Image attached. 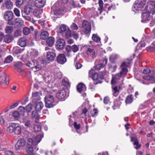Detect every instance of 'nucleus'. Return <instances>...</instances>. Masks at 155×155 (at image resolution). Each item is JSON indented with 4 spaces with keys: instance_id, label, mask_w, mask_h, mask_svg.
Returning <instances> with one entry per match:
<instances>
[{
    "instance_id": "1",
    "label": "nucleus",
    "mask_w": 155,
    "mask_h": 155,
    "mask_svg": "<svg viewBox=\"0 0 155 155\" xmlns=\"http://www.w3.org/2000/svg\"><path fill=\"white\" fill-rule=\"evenodd\" d=\"M68 2V0H58L51 8L52 13L57 17L61 16L66 12Z\"/></svg>"
},
{
    "instance_id": "2",
    "label": "nucleus",
    "mask_w": 155,
    "mask_h": 155,
    "mask_svg": "<svg viewBox=\"0 0 155 155\" xmlns=\"http://www.w3.org/2000/svg\"><path fill=\"white\" fill-rule=\"evenodd\" d=\"M43 137V135L40 134L35 137L31 136V137L28 138L27 140L28 151L32 153L34 150L35 149V146L40 142Z\"/></svg>"
},
{
    "instance_id": "3",
    "label": "nucleus",
    "mask_w": 155,
    "mask_h": 155,
    "mask_svg": "<svg viewBox=\"0 0 155 155\" xmlns=\"http://www.w3.org/2000/svg\"><path fill=\"white\" fill-rule=\"evenodd\" d=\"M128 66L127 64L125 62H123L120 65L121 69L120 73H117L113 75L111 83L114 84L118 83L120 78L121 77H125L127 74L128 72L127 67Z\"/></svg>"
},
{
    "instance_id": "4",
    "label": "nucleus",
    "mask_w": 155,
    "mask_h": 155,
    "mask_svg": "<svg viewBox=\"0 0 155 155\" xmlns=\"http://www.w3.org/2000/svg\"><path fill=\"white\" fill-rule=\"evenodd\" d=\"M91 30L90 23L87 21L84 20L82 24V33L87 36L88 37L90 35Z\"/></svg>"
},
{
    "instance_id": "5",
    "label": "nucleus",
    "mask_w": 155,
    "mask_h": 155,
    "mask_svg": "<svg viewBox=\"0 0 155 155\" xmlns=\"http://www.w3.org/2000/svg\"><path fill=\"white\" fill-rule=\"evenodd\" d=\"M147 0H136L132 8V10L136 12L140 11L143 8Z\"/></svg>"
},
{
    "instance_id": "6",
    "label": "nucleus",
    "mask_w": 155,
    "mask_h": 155,
    "mask_svg": "<svg viewBox=\"0 0 155 155\" xmlns=\"http://www.w3.org/2000/svg\"><path fill=\"white\" fill-rule=\"evenodd\" d=\"M45 106L47 108H51L56 105L54 97L51 95H46L45 98Z\"/></svg>"
},
{
    "instance_id": "7",
    "label": "nucleus",
    "mask_w": 155,
    "mask_h": 155,
    "mask_svg": "<svg viewBox=\"0 0 155 155\" xmlns=\"http://www.w3.org/2000/svg\"><path fill=\"white\" fill-rule=\"evenodd\" d=\"M155 1H150L147 3L146 8L147 12L151 13L152 15L155 14Z\"/></svg>"
},
{
    "instance_id": "8",
    "label": "nucleus",
    "mask_w": 155,
    "mask_h": 155,
    "mask_svg": "<svg viewBox=\"0 0 155 155\" xmlns=\"http://www.w3.org/2000/svg\"><path fill=\"white\" fill-rule=\"evenodd\" d=\"M150 14L151 13L147 12L143 13L141 16L142 22H147L152 20L153 18V17Z\"/></svg>"
},
{
    "instance_id": "9",
    "label": "nucleus",
    "mask_w": 155,
    "mask_h": 155,
    "mask_svg": "<svg viewBox=\"0 0 155 155\" xmlns=\"http://www.w3.org/2000/svg\"><path fill=\"white\" fill-rule=\"evenodd\" d=\"M67 92L64 89L59 91L56 94V97L61 101H64L66 98Z\"/></svg>"
},
{
    "instance_id": "10",
    "label": "nucleus",
    "mask_w": 155,
    "mask_h": 155,
    "mask_svg": "<svg viewBox=\"0 0 155 155\" xmlns=\"http://www.w3.org/2000/svg\"><path fill=\"white\" fill-rule=\"evenodd\" d=\"M84 47H86L87 48L86 53L89 56L92 57L93 58L96 57L97 54L94 49L91 48L90 46L89 45L85 46Z\"/></svg>"
},
{
    "instance_id": "11",
    "label": "nucleus",
    "mask_w": 155,
    "mask_h": 155,
    "mask_svg": "<svg viewBox=\"0 0 155 155\" xmlns=\"http://www.w3.org/2000/svg\"><path fill=\"white\" fill-rule=\"evenodd\" d=\"M26 144V141L24 139L22 138H19L16 144L15 145V147L17 150H19L22 149Z\"/></svg>"
},
{
    "instance_id": "12",
    "label": "nucleus",
    "mask_w": 155,
    "mask_h": 155,
    "mask_svg": "<svg viewBox=\"0 0 155 155\" xmlns=\"http://www.w3.org/2000/svg\"><path fill=\"white\" fill-rule=\"evenodd\" d=\"M65 46L64 40L62 39H58L56 41V48L58 49L61 50L64 49Z\"/></svg>"
},
{
    "instance_id": "13",
    "label": "nucleus",
    "mask_w": 155,
    "mask_h": 155,
    "mask_svg": "<svg viewBox=\"0 0 155 155\" xmlns=\"http://www.w3.org/2000/svg\"><path fill=\"white\" fill-rule=\"evenodd\" d=\"M23 21L21 18H15L10 24L13 25L15 28L19 27L23 25Z\"/></svg>"
},
{
    "instance_id": "14",
    "label": "nucleus",
    "mask_w": 155,
    "mask_h": 155,
    "mask_svg": "<svg viewBox=\"0 0 155 155\" xmlns=\"http://www.w3.org/2000/svg\"><path fill=\"white\" fill-rule=\"evenodd\" d=\"M9 79L7 78V75L5 72L0 74V81L1 84H7L8 83Z\"/></svg>"
},
{
    "instance_id": "15",
    "label": "nucleus",
    "mask_w": 155,
    "mask_h": 155,
    "mask_svg": "<svg viewBox=\"0 0 155 155\" xmlns=\"http://www.w3.org/2000/svg\"><path fill=\"white\" fill-rule=\"evenodd\" d=\"M34 9V6L30 4H28L25 7L24 12L26 15H29L31 13Z\"/></svg>"
},
{
    "instance_id": "16",
    "label": "nucleus",
    "mask_w": 155,
    "mask_h": 155,
    "mask_svg": "<svg viewBox=\"0 0 155 155\" xmlns=\"http://www.w3.org/2000/svg\"><path fill=\"white\" fill-rule=\"evenodd\" d=\"M89 77H91L94 81H97L99 79V74L95 73L93 69H91L89 72Z\"/></svg>"
},
{
    "instance_id": "17",
    "label": "nucleus",
    "mask_w": 155,
    "mask_h": 155,
    "mask_svg": "<svg viewBox=\"0 0 155 155\" xmlns=\"http://www.w3.org/2000/svg\"><path fill=\"white\" fill-rule=\"evenodd\" d=\"M55 56L56 54L54 51L51 50L47 52V58L49 60H54Z\"/></svg>"
},
{
    "instance_id": "18",
    "label": "nucleus",
    "mask_w": 155,
    "mask_h": 155,
    "mask_svg": "<svg viewBox=\"0 0 155 155\" xmlns=\"http://www.w3.org/2000/svg\"><path fill=\"white\" fill-rule=\"evenodd\" d=\"M4 16L6 21H9L13 18L14 14L12 11H8L5 13Z\"/></svg>"
},
{
    "instance_id": "19",
    "label": "nucleus",
    "mask_w": 155,
    "mask_h": 155,
    "mask_svg": "<svg viewBox=\"0 0 155 155\" xmlns=\"http://www.w3.org/2000/svg\"><path fill=\"white\" fill-rule=\"evenodd\" d=\"M27 41L28 39L26 37H22L19 39L18 44L20 46L24 47L26 46Z\"/></svg>"
},
{
    "instance_id": "20",
    "label": "nucleus",
    "mask_w": 155,
    "mask_h": 155,
    "mask_svg": "<svg viewBox=\"0 0 155 155\" xmlns=\"http://www.w3.org/2000/svg\"><path fill=\"white\" fill-rule=\"evenodd\" d=\"M57 62L61 64H64L67 61L64 54H60L57 57Z\"/></svg>"
},
{
    "instance_id": "21",
    "label": "nucleus",
    "mask_w": 155,
    "mask_h": 155,
    "mask_svg": "<svg viewBox=\"0 0 155 155\" xmlns=\"http://www.w3.org/2000/svg\"><path fill=\"white\" fill-rule=\"evenodd\" d=\"M46 0H35V6L38 8L43 7L45 5Z\"/></svg>"
},
{
    "instance_id": "22",
    "label": "nucleus",
    "mask_w": 155,
    "mask_h": 155,
    "mask_svg": "<svg viewBox=\"0 0 155 155\" xmlns=\"http://www.w3.org/2000/svg\"><path fill=\"white\" fill-rule=\"evenodd\" d=\"M102 62L97 64L95 66V68L96 70H100L101 68H103L107 64V59H103Z\"/></svg>"
},
{
    "instance_id": "23",
    "label": "nucleus",
    "mask_w": 155,
    "mask_h": 155,
    "mask_svg": "<svg viewBox=\"0 0 155 155\" xmlns=\"http://www.w3.org/2000/svg\"><path fill=\"white\" fill-rule=\"evenodd\" d=\"M142 78L146 81H152L154 79V73H152L143 75Z\"/></svg>"
},
{
    "instance_id": "24",
    "label": "nucleus",
    "mask_w": 155,
    "mask_h": 155,
    "mask_svg": "<svg viewBox=\"0 0 155 155\" xmlns=\"http://www.w3.org/2000/svg\"><path fill=\"white\" fill-rule=\"evenodd\" d=\"M78 91L79 93H81L86 90V87L84 84L79 83L77 87Z\"/></svg>"
},
{
    "instance_id": "25",
    "label": "nucleus",
    "mask_w": 155,
    "mask_h": 155,
    "mask_svg": "<svg viewBox=\"0 0 155 155\" xmlns=\"http://www.w3.org/2000/svg\"><path fill=\"white\" fill-rule=\"evenodd\" d=\"M72 36L76 40H77L79 38V35L76 32L70 31L68 28V37H71Z\"/></svg>"
},
{
    "instance_id": "26",
    "label": "nucleus",
    "mask_w": 155,
    "mask_h": 155,
    "mask_svg": "<svg viewBox=\"0 0 155 155\" xmlns=\"http://www.w3.org/2000/svg\"><path fill=\"white\" fill-rule=\"evenodd\" d=\"M13 37L9 35H4V42L6 43H9L13 40Z\"/></svg>"
},
{
    "instance_id": "27",
    "label": "nucleus",
    "mask_w": 155,
    "mask_h": 155,
    "mask_svg": "<svg viewBox=\"0 0 155 155\" xmlns=\"http://www.w3.org/2000/svg\"><path fill=\"white\" fill-rule=\"evenodd\" d=\"M32 62L33 63L34 65L32 69L34 70L35 71H38L41 69V65L37 64V62L36 61L32 60Z\"/></svg>"
},
{
    "instance_id": "28",
    "label": "nucleus",
    "mask_w": 155,
    "mask_h": 155,
    "mask_svg": "<svg viewBox=\"0 0 155 155\" xmlns=\"http://www.w3.org/2000/svg\"><path fill=\"white\" fill-rule=\"evenodd\" d=\"M66 30V27L64 24L61 25L58 29V33L63 34L65 32Z\"/></svg>"
},
{
    "instance_id": "29",
    "label": "nucleus",
    "mask_w": 155,
    "mask_h": 155,
    "mask_svg": "<svg viewBox=\"0 0 155 155\" xmlns=\"http://www.w3.org/2000/svg\"><path fill=\"white\" fill-rule=\"evenodd\" d=\"M55 39L53 37H50L46 40V43L50 47L52 46L54 44Z\"/></svg>"
},
{
    "instance_id": "30",
    "label": "nucleus",
    "mask_w": 155,
    "mask_h": 155,
    "mask_svg": "<svg viewBox=\"0 0 155 155\" xmlns=\"http://www.w3.org/2000/svg\"><path fill=\"white\" fill-rule=\"evenodd\" d=\"M98 4L99 7L98 8V10L99 11L100 14H101L102 12L104 10V8L103 7V2L102 0H98Z\"/></svg>"
},
{
    "instance_id": "31",
    "label": "nucleus",
    "mask_w": 155,
    "mask_h": 155,
    "mask_svg": "<svg viewBox=\"0 0 155 155\" xmlns=\"http://www.w3.org/2000/svg\"><path fill=\"white\" fill-rule=\"evenodd\" d=\"M43 107V104L42 102H39L37 103L35 106V109L37 111H40Z\"/></svg>"
},
{
    "instance_id": "32",
    "label": "nucleus",
    "mask_w": 155,
    "mask_h": 155,
    "mask_svg": "<svg viewBox=\"0 0 155 155\" xmlns=\"http://www.w3.org/2000/svg\"><path fill=\"white\" fill-rule=\"evenodd\" d=\"M40 95L41 94L38 92H33L32 93L33 99L36 101L40 100L41 99Z\"/></svg>"
},
{
    "instance_id": "33",
    "label": "nucleus",
    "mask_w": 155,
    "mask_h": 155,
    "mask_svg": "<svg viewBox=\"0 0 155 155\" xmlns=\"http://www.w3.org/2000/svg\"><path fill=\"white\" fill-rule=\"evenodd\" d=\"M21 131V127L19 125L15 124V127H14V132L15 134L19 135L20 134Z\"/></svg>"
},
{
    "instance_id": "34",
    "label": "nucleus",
    "mask_w": 155,
    "mask_h": 155,
    "mask_svg": "<svg viewBox=\"0 0 155 155\" xmlns=\"http://www.w3.org/2000/svg\"><path fill=\"white\" fill-rule=\"evenodd\" d=\"M33 30L34 28L32 27H30V29L28 27H25L23 29V33L25 35H28L30 33L31 30L33 31Z\"/></svg>"
},
{
    "instance_id": "35",
    "label": "nucleus",
    "mask_w": 155,
    "mask_h": 155,
    "mask_svg": "<svg viewBox=\"0 0 155 155\" xmlns=\"http://www.w3.org/2000/svg\"><path fill=\"white\" fill-rule=\"evenodd\" d=\"M49 36L48 32L47 31H44L41 34L40 38L43 40H45Z\"/></svg>"
},
{
    "instance_id": "36",
    "label": "nucleus",
    "mask_w": 155,
    "mask_h": 155,
    "mask_svg": "<svg viewBox=\"0 0 155 155\" xmlns=\"http://www.w3.org/2000/svg\"><path fill=\"white\" fill-rule=\"evenodd\" d=\"M53 75L54 80L60 79L62 76V74L61 72L59 71L54 72L53 74Z\"/></svg>"
},
{
    "instance_id": "37",
    "label": "nucleus",
    "mask_w": 155,
    "mask_h": 155,
    "mask_svg": "<svg viewBox=\"0 0 155 155\" xmlns=\"http://www.w3.org/2000/svg\"><path fill=\"white\" fill-rule=\"evenodd\" d=\"M91 38L93 41L97 43H99L100 42L101 38L97 34H93Z\"/></svg>"
},
{
    "instance_id": "38",
    "label": "nucleus",
    "mask_w": 155,
    "mask_h": 155,
    "mask_svg": "<svg viewBox=\"0 0 155 155\" xmlns=\"http://www.w3.org/2000/svg\"><path fill=\"white\" fill-rule=\"evenodd\" d=\"M121 104V102L117 100V99L115 100L114 101V105L112 107L114 110H115L118 108Z\"/></svg>"
},
{
    "instance_id": "39",
    "label": "nucleus",
    "mask_w": 155,
    "mask_h": 155,
    "mask_svg": "<svg viewBox=\"0 0 155 155\" xmlns=\"http://www.w3.org/2000/svg\"><path fill=\"white\" fill-rule=\"evenodd\" d=\"M5 6L7 9H11L13 7V4L10 0H7L5 2Z\"/></svg>"
},
{
    "instance_id": "40",
    "label": "nucleus",
    "mask_w": 155,
    "mask_h": 155,
    "mask_svg": "<svg viewBox=\"0 0 155 155\" xmlns=\"http://www.w3.org/2000/svg\"><path fill=\"white\" fill-rule=\"evenodd\" d=\"M133 97L132 95H128L125 100V102L126 104H129L131 103L133 101Z\"/></svg>"
},
{
    "instance_id": "41",
    "label": "nucleus",
    "mask_w": 155,
    "mask_h": 155,
    "mask_svg": "<svg viewBox=\"0 0 155 155\" xmlns=\"http://www.w3.org/2000/svg\"><path fill=\"white\" fill-rule=\"evenodd\" d=\"M34 107V106H33V104L31 103H30L27 105L25 107L26 111L28 113L30 112Z\"/></svg>"
},
{
    "instance_id": "42",
    "label": "nucleus",
    "mask_w": 155,
    "mask_h": 155,
    "mask_svg": "<svg viewBox=\"0 0 155 155\" xmlns=\"http://www.w3.org/2000/svg\"><path fill=\"white\" fill-rule=\"evenodd\" d=\"M69 49H71L74 52H77L78 50V48L76 45H73L72 47L68 45V51Z\"/></svg>"
},
{
    "instance_id": "43",
    "label": "nucleus",
    "mask_w": 155,
    "mask_h": 155,
    "mask_svg": "<svg viewBox=\"0 0 155 155\" xmlns=\"http://www.w3.org/2000/svg\"><path fill=\"white\" fill-rule=\"evenodd\" d=\"M14 127H15V123H13L8 127L7 131L10 133L14 132Z\"/></svg>"
},
{
    "instance_id": "44",
    "label": "nucleus",
    "mask_w": 155,
    "mask_h": 155,
    "mask_svg": "<svg viewBox=\"0 0 155 155\" xmlns=\"http://www.w3.org/2000/svg\"><path fill=\"white\" fill-rule=\"evenodd\" d=\"M13 30V27L11 26H7L5 29L6 33L8 34L11 33L12 32Z\"/></svg>"
},
{
    "instance_id": "45",
    "label": "nucleus",
    "mask_w": 155,
    "mask_h": 155,
    "mask_svg": "<svg viewBox=\"0 0 155 155\" xmlns=\"http://www.w3.org/2000/svg\"><path fill=\"white\" fill-rule=\"evenodd\" d=\"M13 60L12 57L11 55H9L5 58L4 62L5 63H10Z\"/></svg>"
},
{
    "instance_id": "46",
    "label": "nucleus",
    "mask_w": 155,
    "mask_h": 155,
    "mask_svg": "<svg viewBox=\"0 0 155 155\" xmlns=\"http://www.w3.org/2000/svg\"><path fill=\"white\" fill-rule=\"evenodd\" d=\"M62 85L67 89V88L68 87V79L67 78H66L63 79L62 81Z\"/></svg>"
},
{
    "instance_id": "47",
    "label": "nucleus",
    "mask_w": 155,
    "mask_h": 155,
    "mask_svg": "<svg viewBox=\"0 0 155 155\" xmlns=\"http://www.w3.org/2000/svg\"><path fill=\"white\" fill-rule=\"evenodd\" d=\"M113 94L114 96L116 97L118 94L119 91L118 90V88L117 87H114L113 90Z\"/></svg>"
},
{
    "instance_id": "48",
    "label": "nucleus",
    "mask_w": 155,
    "mask_h": 155,
    "mask_svg": "<svg viewBox=\"0 0 155 155\" xmlns=\"http://www.w3.org/2000/svg\"><path fill=\"white\" fill-rule=\"evenodd\" d=\"M13 116L15 119L16 120H18L20 116V114L17 111H15L13 113Z\"/></svg>"
},
{
    "instance_id": "49",
    "label": "nucleus",
    "mask_w": 155,
    "mask_h": 155,
    "mask_svg": "<svg viewBox=\"0 0 155 155\" xmlns=\"http://www.w3.org/2000/svg\"><path fill=\"white\" fill-rule=\"evenodd\" d=\"M33 10V15L37 17H38L41 14V13L42 12V10L41 11V12H40V11L38 10L34 9Z\"/></svg>"
},
{
    "instance_id": "50",
    "label": "nucleus",
    "mask_w": 155,
    "mask_h": 155,
    "mask_svg": "<svg viewBox=\"0 0 155 155\" xmlns=\"http://www.w3.org/2000/svg\"><path fill=\"white\" fill-rule=\"evenodd\" d=\"M97 110L95 108L93 109L90 111V113L92 117H94L97 115Z\"/></svg>"
},
{
    "instance_id": "51",
    "label": "nucleus",
    "mask_w": 155,
    "mask_h": 155,
    "mask_svg": "<svg viewBox=\"0 0 155 155\" xmlns=\"http://www.w3.org/2000/svg\"><path fill=\"white\" fill-rule=\"evenodd\" d=\"M21 31L19 30H16L14 33V36L15 37H18L21 36Z\"/></svg>"
},
{
    "instance_id": "52",
    "label": "nucleus",
    "mask_w": 155,
    "mask_h": 155,
    "mask_svg": "<svg viewBox=\"0 0 155 155\" xmlns=\"http://www.w3.org/2000/svg\"><path fill=\"white\" fill-rule=\"evenodd\" d=\"M18 110L21 114H24L26 110L25 107L20 106L18 108Z\"/></svg>"
},
{
    "instance_id": "53",
    "label": "nucleus",
    "mask_w": 155,
    "mask_h": 155,
    "mask_svg": "<svg viewBox=\"0 0 155 155\" xmlns=\"http://www.w3.org/2000/svg\"><path fill=\"white\" fill-rule=\"evenodd\" d=\"M38 54V51L36 50H34L31 52V55L34 57H36Z\"/></svg>"
},
{
    "instance_id": "54",
    "label": "nucleus",
    "mask_w": 155,
    "mask_h": 155,
    "mask_svg": "<svg viewBox=\"0 0 155 155\" xmlns=\"http://www.w3.org/2000/svg\"><path fill=\"white\" fill-rule=\"evenodd\" d=\"M14 12L15 15L17 17H19L20 16V12L19 10L16 8H15L14 9Z\"/></svg>"
},
{
    "instance_id": "55",
    "label": "nucleus",
    "mask_w": 155,
    "mask_h": 155,
    "mask_svg": "<svg viewBox=\"0 0 155 155\" xmlns=\"http://www.w3.org/2000/svg\"><path fill=\"white\" fill-rule=\"evenodd\" d=\"M25 122L24 125L25 126L28 127H30L31 126V122L30 120H28Z\"/></svg>"
},
{
    "instance_id": "56",
    "label": "nucleus",
    "mask_w": 155,
    "mask_h": 155,
    "mask_svg": "<svg viewBox=\"0 0 155 155\" xmlns=\"http://www.w3.org/2000/svg\"><path fill=\"white\" fill-rule=\"evenodd\" d=\"M23 2V0H17L16 2V5L18 7H19L21 5Z\"/></svg>"
},
{
    "instance_id": "57",
    "label": "nucleus",
    "mask_w": 155,
    "mask_h": 155,
    "mask_svg": "<svg viewBox=\"0 0 155 155\" xmlns=\"http://www.w3.org/2000/svg\"><path fill=\"white\" fill-rule=\"evenodd\" d=\"M34 130L35 132H38L41 130V127L38 125H36L34 126Z\"/></svg>"
},
{
    "instance_id": "58",
    "label": "nucleus",
    "mask_w": 155,
    "mask_h": 155,
    "mask_svg": "<svg viewBox=\"0 0 155 155\" xmlns=\"http://www.w3.org/2000/svg\"><path fill=\"white\" fill-rule=\"evenodd\" d=\"M133 144L136 146L134 148L136 149L139 148L141 147V145L139 144L138 141H136L135 142H134Z\"/></svg>"
},
{
    "instance_id": "59",
    "label": "nucleus",
    "mask_w": 155,
    "mask_h": 155,
    "mask_svg": "<svg viewBox=\"0 0 155 155\" xmlns=\"http://www.w3.org/2000/svg\"><path fill=\"white\" fill-rule=\"evenodd\" d=\"M4 153L5 155H14V153L11 150H6Z\"/></svg>"
},
{
    "instance_id": "60",
    "label": "nucleus",
    "mask_w": 155,
    "mask_h": 155,
    "mask_svg": "<svg viewBox=\"0 0 155 155\" xmlns=\"http://www.w3.org/2000/svg\"><path fill=\"white\" fill-rule=\"evenodd\" d=\"M69 5L70 6V7L71 8H74L75 7L74 2L72 0L70 1L69 2Z\"/></svg>"
},
{
    "instance_id": "61",
    "label": "nucleus",
    "mask_w": 155,
    "mask_h": 155,
    "mask_svg": "<svg viewBox=\"0 0 155 155\" xmlns=\"http://www.w3.org/2000/svg\"><path fill=\"white\" fill-rule=\"evenodd\" d=\"M74 126V127L76 129V130H78L79 129L80 127V124H78L76 122H74V124H73Z\"/></svg>"
},
{
    "instance_id": "62",
    "label": "nucleus",
    "mask_w": 155,
    "mask_h": 155,
    "mask_svg": "<svg viewBox=\"0 0 155 155\" xmlns=\"http://www.w3.org/2000/svg\"><path fill=\"white\" fill-rule=\"evenodd\" d=\"M71 28L73 30H77L78 29V27L74 23H73L71 26Z\"/></svg>"
},
{
    "instance_id": "63",
    "label": "nucleus",
    "mask_w": 155,
    "mask_h": 155,
    "mask_svg": "<svg viewBox=\"0 0 155 155\" xmlns=\"http://www.w3.org/2000/svg\"><path fill=\"white\" fill-rule=\"evenodd\" d=\"M87 110V109L86 107H84L82 110V114H83L84 116L85 117L86 116V113Z\"/></svg>"
},
{
    "instance_id": "64",
    "label": "nucleus",
    "mask_w": 155,
    "mask_h": 155,
    "mask_svg": "<svg viewBox=\"0 0 155 155\" xmlns=\"http://www.w3.org/2000/svg\"><path fill=\"white\" fill-rule=\"evenodd\" d=\"M143 73L144 74H148L149 73H151V71L150 69L148 68H146L143 70Z\"/></svg>"
}]
</instances>
